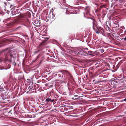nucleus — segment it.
Returning a JSON list of instances; mask_svg holds the SVG:
<instances>
[{
    "label": "nucleus",
    "mask_w": 126,
    "mask_h": 126,
    "mask_svg": "<svg viewBox=\"0 0 126 126\" xmlns=\"http://www.w3.org/2000/svg\"><path fill=\"white\" fill-rule=\"evenodd\" d=\"M93 52L91 51H89L86 52H84V54H86V55H90L91 54H93ZM84 55H85V54Z\"/></svg>",
    "instance_id": "obj_2"
},
{
    "label": "nucleus",
    "mask_w": 126,
    "mask_h": 126,
    "mask_svg": "<svg viewBox=\"0 0 126 126\" xmlns=\"http://www.w3.org/2000/svg\"><path fill=\"white\" fill-rule=\"evenodd\" d=\"M96 33H99V32H96Z\"/></svg>",
    "instance_id": "obj_8"
},
{
    "label": "nucleus",
    "mask_w": 126,
    "mask_h": 126,
    "mask_svg": "<svg viewBox=\"0 0 126 126\" xmlns=\"http://www.w3.org/2000/svg\"><path fill=\"white\" fill-rule=\"evenodd\" d=\"M124 101H126V98L124 100Z\"/></svg>",
    "instance_id": "obj_7"
},
{
    "label": "nucleus",
    "mask_w": 126,
    "mask_h": 126,
    "mask_svg": "<svg viewBox=\"0 0 126 126\" xmlns=\"http://www.w3.org/2000/svg\"><path fill=\"white\" fill-rule=\"evenodd\" d=\"M10 55L11 56H12V57L13 56V55L11 54H10Z\"/></svg>",
    "instance_id": "obj_6"
},
{
    "label": "nucleus",
    "mask_w": 126,
    "mask_h": 126,
    "mask_svg": "<svg viewBox=\"0 0 126 126\" xmlns=\"http://www.w3.org/2000/svg\"><path fill=\"white\" fill-rule=\"evenodd\" d=\"M13 6V5H10V8H11V7L12 6Z\"/></svg>",
    "instance_id": "obj_5"
},
{
    "label": "nucleus",
    "mask_w": 126,
    "mask_h": 126,
    "mask_svg": "<svg viewBox=\"0 0 126 126\" xmlns=\"http://www.w3.org/2000/svg\"><path fill=\"white\" fill-rule=\"evenodd\" d=\"M50 12H51V11H50Z\"/></svg>",
    "instance_id": "obj_12"
},
{
    "label": "nucleus",
    "mask_w": 126,
    "mask_h": 126,
    "mask_svg": "<svg viewBox=\"0 0 126 126\" xmlns=\"http://www.w3.org/2000/svg\"><path fill=\"white\" fill-rule=\"evenodd\" d=\"M51 100V99L50 98H47L46 99V101L47 102H49Z\"/></svg>",
    "instance_id": "obj_3"
},
{
    "label": "nucleus",
    "mask_w": 126,
    "mask_h": 126,
    "mask_svg": "<svg viewBox=\"0 0 126 126\" xmlns=\"http://www.w3.org/2000/svg\"><path fill=\"white\" fill-rule=\"evenodd\" d=\"M100 51H101V53H103L104 52V50L103 49H100Z\"/></svg>",
    "instance_id": "obj_4"
},
{
    "label": "nucleus",
    "mask_w": 126,
    "mask_h": 126,
    "mask_svg": "<svg viewBox=\"0 0 126 126\" xmlns=\"http://www.w3.org/2000/svg\"><path fill=\"white\" fill-rule=\"evenodd\" d=\"M76 55L79 56L84 54V52L81 49H79L77 51H74Z\"/></svg>",
    "instance_id": "obj_1"
},
{
    "label": "nucleus",
    "mask_w": 126,
    "mask_h": 126,
    "mask_svg": "<svg viewBox=\"0 0 126 126\" xmlns=\"http://www.w3.org/2000/svg\"><path fill=\"white\" fill-rule=\"evenodd\" d=\"M42 43L41 44H40V45H43L42 44Z\"/></svg>",
    "instance_id": "obj_10"
},
{
    "label": "nucleus",
    "mask_w": 126,
    "mask_h": 126,
    "mask_svg": "<svg viewBox=\"0 0 126 126\" xmlns=\"http://www.w3.org/2000/svg\"><path fill=\"white\" fill-rule=\"evenodd\" d=\"M15 65L16 64V63H15Z\"/></svg>",
    "instance_id": "obj_11"
},
{
    "label": "nucleus",
    "mask_w": 126,
    "mask_h": 126,
    "mask_svg": "<svg viewBox=\"0 0 126 126\" xmlns=\"http://www.w3.org/2000/svg\"><path fill=\"white\" fill-rule=\"evenodd\" d=\"M53 100H52V101H51V102H53Z\"/></svg>",
    "instance_id": "obj_9"
}]
</instances>
